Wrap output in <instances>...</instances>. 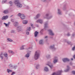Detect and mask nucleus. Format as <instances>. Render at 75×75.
Masks as SVG:
<instances>
[{
  "label": "nucleus",
  "instance_id": "nucleus-45",
  "mask_svg": "<svg viewBox=\"0 0 75 75\" xmlns=\"http://www.w3.org/2000/svg\"><path fill=\"white\" fill-rule=\"evenodd\" d=\"M30 25H31L32 26V25H33V24H30Z\"/></svg>",
  "mask_w": 75,
  "mask_h": 75
},
{
  "label": "nucleus",
  "instance_id": "nucleus-12",
  "mask_svg": "<svg viewBox=\"0 0 75 75\" xmlns=\"http://www.w3.org/2000/svg\"><path fill=\"white\" fill-rule=\"evenodd\" d=\"M18 24V23L16 22H15L14 24V25L15 26H17Z\"/></svg>",
  "mask_w": 75,
  "mask_h": 75
},
{
  "label": "nucleus",
  "instance_id": "nucleus-41",
  "mask_svg": "<svg viewBox=\"0 0 75 75\" xmlns=\"http://www.w3.org/2000/svg\"><path fill=\"white\" fill-rule=\"evenodd\" d=\"M45 38H48V36H46L45 37Z\"/></svg>",
  "mask_w": 75,
  "mask_h": 75
},
{
  "label": "nucleus",
  "instance_id": "nucleus-44",
  "mask_svg": "<svg viewBox=\"0 0 75 75\" xmlns=\"http://www.w3.org/2000/svg\"><path fill=\"white\" fill-rule=\"evenodd\" d=\"M48 16V14H47L46 15V16H47H47Z\"/></svg>",
  "mask_w": 75,
  "mask_h": 75
},
{
  "label": "nucleus",
  "instance_id": "nucleus-33",
  "mask_svg": "<svg viewBox=\"0 0 75 75\" xmlns=\"http://www.w3.org/2000/svg\"><path fill=\"white\" fill-rule=\"evenodd\" d=\"M15 74V73L14 72H13L11 74V75H13L14 74Z\"/></svg>",
  "mask_w": 75,
  "mask_h": 75
},
{
  "label": "nucleus",
  "instance_id": "nucleus-15",
  "mask_svg": "<svg viewBox=\"0 0 75 75\" xmlns=\"http://www.w3.org/2000/svg\"><path fill=\"white\" fill-rule=\"evenodd\" d=\"M24 47H25V45H22L21 47L20 48V50H24Z\"/></svg>",
  "mask_w": 75,
  "mask_h": 75
},
{
  "label": "nucleus",
  "instance_id": "nucleus-35",
  "mask_svg": "<svg viewBox=\"0 0 75 75\" xmlns=\"http://www.w3.org/2000/svg\"><path fill=\"white\" fill-rule=\"evenodd\" d=\"M69 70V69H67L66 70H65V72H68Z\"/></svg>",
  "mask_w": 75,
  "mask_h": 75
},
{
  "label": "nucleus",
  "instance_id": "nucleus-17",
  "mask_svg": "<svg viewBox=\"0 0 75 75\" xmlns=\"http://www.w3.org/2000/svg\"><path fill=\"white\" fill-rule=\"evenodd\" d=\"M4 57H7V54L6 53H5L4 54Z\"/></svg>",
  "mask_w": 75,
  "mask_h": 75
},
{
  "label": "nucleus",
  "instance_id": "nucleus-3",
  "mask_svg": "<svg viewBox=\"0 0 75 75\" xmlns=\"http://www.w3.org/2000/svg\"><path fill=\"white\" fill-rule=\"evenodd\" d=\"M18 16L20 17V18L22 20H24L25 18V16L23 14H21V13H19L18 14Z\"/></svg>",
  "mask_w": 75,
  "mask_h": 75
},
{
  "label": "nucleus",
  "instance_id": "nucleus-8",
  "mask_svg": "<svg viewBox=\"0 0 75 75\" xmlns=\"http://www.w3.org/2000/svg\"><path fill=\"white\" fill-rule=\"evenodd\" d=\"M37 23H40V24H42V21L41 19L38 20L37 22Z\"/></svg>",
  "mask_w": 75,
  "mask_h": 75
},
{
  "label": "nucleus",
  "instance_id": "nucleus-10",
  "mask_svg": "<svg viewBox=\"0 0 75 75\" xmlns=\"http://www.w3.org/2000/svg\"><path fill=\"white\" fill-rule=\"evenodd\" d=\"M0 57L1 58V59H3V54L2 53H1L0 56Z\"/></svg>",
  "mask_w": 75,
  "mask_h": 75
},
{
  "label": "nucleus",
  "instance_id": "nucleus-1",
  "mask_svg": "<svg viewBox=\"0 0 75 75\" xmlns=\"http://www.w3.org/2000/svg\"><path fill=\"white\" fill-rule=\"evenodd\" d=\"M40 56V51H37L35 52V55L34 58L35 59H38V58Z\"/></svg>",
  "mask_w": 75,
  "mask_h": 75
},
{
  "label": "nucleus",
  "instance_id": "nucleus-38",
  "mask_svg": "<svg viewBox=\"0 0 75 75\" xmlns=\"http://www.w3.org/2000/svg\"><path fill=\"white\" fill-rule=\"evenodd\" d=\"M11 32L12 33H14V31L12 30Z\"/></svg>",
  "mask_w": 75,
  "mask_h": 75
},
{
  "label": "nucleus",
  "instance_id": "nucleus-36",
  "mask_svg": "<svg viewBox=\"0 0 75 75\" xmlns=\"http://www.w3.org/2000/svg\"><path fill=\"white\" fill-rule=\"evenodd\" d=\"M39 67V65H38V66H37L36 67V68H37V69H38V68H37V67Z\"/></svg>",
  "mask_w": 75,
  "mask_h": 75
},
{
  "label": "nucleus",
  "instance_id": "nucleus-4",
  "mask_svg": "<svg viewBox=\"0 0 75 75\" xmlns=\"http://www.w3.org/2000/svg\"><path fill=\"white\" fill-rule=\"evenodd\" d=\"M7 18H8V16H3L2 18V20H7Z\"/></svg>",
  "mask_w": 75,
  "mask_h": 75
},
{
  "label": "nucleus",
  "instance_id": "nucleus-7",
  "mask_svg": "<svg viewBox=\"0 0 75 75\" xmlns=\"http://www.w3.org/2000/svg\"><path fill=\"white\" fill-rule=\"evenodd\" d=\"M27 23H28V21H27L24 20L23 21V23L24 24H26Z\"/></svg>",
  "mask_w": 75,
  "mask_h": 75
},
{
  "label": "nucleus",
  "instance_id": "nucleus-32",
  "mask_svg": "<svg viewBox=\"0 0 75 75\" xmlns=\"http://www.w3.org/2000/svg\"><path fill=\"white\" fill-rule=\"evenodd\" d=\"M72 73L73 74H75V71H72Z\"/></svg>",
  "mask_w": 75,
  "mask_h": 75
},
{
  "label": "nucleus",
  "instance_id": "nucleus-37",
  "mask_svg": "<svg viewBox=\"0 0 75 75\" xmlns=\"http://www.w3.org/2000/svg\"><path fill=\"white\" fill-rule=\"evenodd\" d=\"M26 34H27V35H29V32L26 33Z\"/></svg>",
  "mask_w": 75,
  "mask_h": 75
},
{
  "label": "nucleus",
  "instance_id": "nucleus-29",
  "mask_svg": "<svg viewBox=\"0 0 75 75\" xmlns=\"http://www.w3.org/2000/svg\"><path fill=\"white\" fill-rule=\"evenodd\" d=\"M50 48H54V45H53V46H50Z\"/></svg>",
  "mask_w": 75,
  "mask_h": 75
},
{
  "label": "nucleus",
  "instance_id": "nucleus-18",
  "mask_svg": "<svg viewBox=\"0 0 75 75\" xmlns=\"http://www.w3.org/2000/svg\"><path fill=\"white\" fill-rule=\"evenodd\" d=\"M9 53H12V54H14V52L12 51L11 50H8Z\"/></svg>",
  "mask_w": 75,
  "mask_h": 75
},
{
  "label": "nucleus",
  "instance_id": "nucleus-28",
  "mask_svg": "<svg viewBox=\"0 0 75 75\" xmlns=\"http://www.w3.org/2000/svg\"><path fill=\"white\" fill-rule=\"evenodd\" d=\"M45 28H46L47 26V23H45Z\"/></svg>",
  "mask_w": 75,
  "mask_h": 75
},
{
  "label": "nucleus",
  "instance_id": "nucleus-48",
  "mask_svg": "<svg viewBox=\"0 0 75 75\" xmlns=\"http://www.w3.org/2000/svg\"><path fill=\"white\" fill-rule=\"evenodd\" d=\"M13 19L12 20V21H13Z\"/></svg>",
  "mask_w": 75,
  "mask_h": 75
},
{
  "label": "nucleus",
  "instance_id": "nucleus-30",
  "mask_svg": "<svg viewBox=\"0 0 75 75\" xmlns=\"http://www.w3.org/2000/svg\"><path fill=\"white\" fill-rule=\"evenodd\" d=\"M75 47L74 46L72 48V50H73V51L75 50Z\"/></svg>",
  "mask_w": 75,
  "mask_h": 75
},
{
  "label": "nucleus",
  "instance_id": "nucleus-46",
  "mask_svg": "<svg viewBox=\"0 0 75 75\" xmlns=\"http://www.w3.org/2000/svg\"><path fill=\"white\" fill-rule=\"evenodd\" d=\"M67 67L68 68H69V67H68V66H67Z\"/></svg>",
  "mask_w": 75,
  "mask_h": 75
},
{
  "label": "nucleus",
  "instance_id": "nucleus-39",
  "mask_svg": "<svg viewBox=\"0 0 75 75\" xmlns=\"http://www.w3.org/2000/svg\"><path fill=\"white\" fill-rule=\"evenodd\" d=\"M29 49H30V50H31V49H32V47H29Z\"/></svg>",
  "mask_w": 75,
  "mask_h": 75
},
{
  "label": "nucleus",
  "instance_id": "nucleus-34",
  "mask_svg": "<svg viewBox=\"0 0 75 75\" xmlns=\"http://www.w3.org/2000/svg\"><path fill=\"white\" fill-rule=\"evenodd\" d=\"M7 1L6 0H3V1L4 2V3H5V2H6V1Z\"/></svg>",
  "mask_w": 75,
  "mask_h": 75
},
{
  "label": "nucleus",
  "instance_id": "nucleus-5",
  "mask_svg": "<svg viewBox=\"0 0 75 75\" xmlns=\"http://www.w3.org/2000/svg\"><path fill=\"white\" fill-rule=\"evenodd\" d=\"M62 60L64 62H67V61H69V59H68L67 58H66L63 59Z\"/></svg>",
  "mask_w": 75,
  "mask_h": 75
},
{
  "label": "nucleus",
  "instance_id": "nucleus-25",
  "mask_svg": "<svg viewBox=\"0 0 75 75\" xmlns=\"http://www.w3.org/2000/svg\"><path fill=\"white\" fill-rule=\"evenodd\" d=\"M58 13L59 14H61V11H60V9H58Z\"/></svg>",
  "mask_w": 75,
  "mask_h": 75
},
{
  "label": "nucleus",
  "instance_id": "nucleus-49",
  "mask_svg": "<svg viewBox=\"0 0 75 75\" xmlns=\"http://www.w3.org/2000/svg\"><path fill=\"white\" fill-rule=\"evenodd\" d=\"M36 41H37V40H36Z\"/></svg>",
  "mask_w": 75,
  "mask_h": 75
},
{
  "label": "nucleus",
  "instance_id": "nucleus-42",
  "mask_svg": "<svg viewBox=\"0 0 75 75\" xmlns=\"http://www.w3.org/2000/svg\"><path fill=\"white\" fill-rule=\"evenodd\" d=\"M74 58L75 59V55L73 56Z\"/></svg>",
  "mask_w": 75,
  "mask_h": 75
},
{
  "label": "nucleus",
  "instance_id": "nucleus-19",
  "mask_svg": "<svg viewBox=\"0 0 75 75\" xmlns=\"http://www.w3.org/2000/svg\"><path fill=\"white\" fill-rule=\"evenodd\" d=\"M45 71H48V69L47 67H45Z\"/></svg>",
  "mask_w": 75,
  "mask_h": 75
},
{
  "label": "nucleus",
  "instance_id": "nucleus-9",
  "mask_svg": "<svg viewBox=\"0 0 75 75\" xmlns=\"http://www.w3.org/2000/svg\"><path fill=\"white\" fill-rule=\"evenodd\" d=\"M38 32L36 31L35 33V37H37V35H38Z\"/></svg>",
  "mask_w": 75,
  "mask_h": 75
},
{
  "label": "nucleus",
  "instance_id": "nucleus-43",
  "mask_svg": "<svg viewBox=\"0 0 75 75\" xmlns=\"http://www.w3.org/2000/svg\"><path fill=\"white\" fill-rule=\"evenodd\" d=\"M43 1H45V0H42Z\"/></svg>",
  "mask_w": 75,
  "mask_h": 75
},
{
  "label": "nucleus",
  "instance_id": "nucleus-11",
  "mask_svg": "<svg viewBox=\"0 0 75 75\" xmlns=\"http://www.w3.org/2000/svg\"><path fill=\"white\" fill-rule=\"evenodd\" d=\"M31 30V28L30 27H28L26 29V31H28Z\"/></svg>",
  "mask_w": 75,
  "mask_h": 75
},
{
  "label": "nucleus",
  "instance_id": "nucleus-20",
  "mask_svg": "<svg viewBox=\"0 0 75 75\" xmlns=\"http://www.w3.org/2000/svg\"><path fill=\"white\" fill-rule=\"evenodd\" d=\"M30 56V54H27L26 55V57L27 58H28Z\"/></svg>",
  "mask_w": 75,
  "mask_h": 75
},
{
  "label": "nucleus",
  "instance_id": "nucleus-40",
  "mask_svg": "<svg viewBox=\"0 0 75 75\" xmlns=\"http://www.w3.org/2000/svg\"><path fill=\"white\" fill-rule=\"evenodd\" d=\"M67 35L68 36H69V35H70V34L69 33H68V34H67Z\"/></svg>",
  "mask_w": 75,
  "mask_h": 75
},
{
  "label": "nucleus",
  "instance_id": "nucleus-6",
  "mask_svg": "<svg viewBox=\"0 0 75 75\" xmlns=\"http://www.w3.org/2000/svg\"><path fill=\"white\" fill-rule=\"evenodd\" d=\"M49 32L50 34V35H54V34L52 33V32L51 30H49Z\"/></svg>",
  "mask_w": 75,
  "mask_h": 75
},
{
  "label": "nucleus",
  "instance_id": "nucleus-47",
  "mask_svg": "<svg viewBox=\"0 0 75 75\" xmlns=\"http://www.w3.org/2000/svg\"><path fill=\"white\" fill-rule=\"evenodd\" d=\"M71 60H73V59L71 58Z\"/></svg>",
  "mask_w": 75,
  "mask_h": 75
},
{
  "label": "nucleus",
  "instance_id": "nucleus-21",
  "mask_svg": "<svg viewBox=\"0 0 75 75\" xmlns=\"http://www.w3.org/2000/svg\"><path fill=\"white\" fill-rule=\"evenodd\" d=\"M9 4H10V5L11 6H12V4H13V2H11V1H10L9 2Z\"/></svg>",
  "mask_w": 75,
  "mask_h": 75
},
{
  "label": "nucleus",
  "instance_id": "nucleus-14",
  "mask_svg": "<svg viewBox=\"0 0 75 75\" xmlns=\"http://www.w3.org/2000/svg\"><path fill=\"white\" fill-rule=\"evenodd\" d=\"M8 13V11L7 10H6L4 11V14H7Z\"/></svg>",
  "mask_w": 75,
  "mask_h": 75
},
{
  "label": "nucleus",
  "instance_id": "nucleus-22",
  "mask_svg": "<svg viewBox=\"0 0 75 75\" xmlns=\"http://www.w3.org/2000/svg\"><path fill=\"white\" fill-rule=\"evenodd\" d=\"M40 17V14H38L36 16V19L38 18V17Z\"/></svg>",
  "mask_w": 75,
  "mask_h": 75
},
{
  "label": "nucleus",
  "instance_id": "nucleus-23",
  "mask_svg": "<svg viewBox=\"0 0 75 75\" xmlns=\"http://www.w3.org/2000/svg\"><path fill=\"white\" fill-rule=\"evenodd\" d=\"M7 40L9 41H10V42H11V41H13V40H12L10 39H7Z\"/></svg>",
  "mask_w": 75,
  "mask_h": 75
},
{
  "label": "nucleus",
  "instance_id": "nucleus-16",
  "mask_svg": "<svg viewBox=\"0 0 75 75\" xmlns=\"http://www.w3.org/2000/svg\"><path fill=\"white\" fill-rule=\"evenodd\" d=\"M39 44H43L42 40H41L39 41Z\"/></svg>",
  "mask_w": 75,
  "mask_h": 75
},
{
  "label": "nucleus",
  "instance_id": "nucleus-24",
  "mask_svg": "<svg viewBox=\"0 0 75 75\" xmlns=\"http://www.w3.org/2000/svg\"><path fill=\"white\" fill-rule=\"evenodd\" d=\"M7 72H8V73H9V72H11L12 71L11 70H9V69H7Z\"/></svg>",
  "mask_w": 75,
  "mask_h": 75
},
{
  "label": "nucleus",
  "instance_id": "nucleus-2",
  "mask_svg": "<svg viewBox=\"0 0 75 75\" xmlns=\"http://www.w3.org/2000/svg\"><path fill=\"white\" fill-rule=\"evenodd\" d=\"M14 3L16 5V6L17 7L20 8L22 7V5L21 4V3H19L18 1H15Z\"/></svg>",
  "mask_w": 75,
  "mask_h": 75
},
{
  "label": "nucleus",
  "instance_id": "nucleus-27",
  "mask_svg": "<svg viewBox=\"0 0 75 75\" xmlns=\"http://www.w3.org/2000/svg\"><path fill=\"white\" fill-rule=\"evenodd\" d=\"M4 25H5L6 27H7V26L8 25V26L9 25H8L7 24L5 23H4Z\"/></svg>",
  "mask_w": 75,
  "mask_h": 75
},
{
  "label": "nucleus",
  "instance_id": "nucleus-13",
  "mask_svg": "<svg viewBox=\"0 0 75 75\" xmlns=\"http://www.w3.org/2000/svg\"><path fill=\"white\" fill-rule=\"evenodd\" d=\"M17 30L18 32H20L21 30V28L20 27L17 28Z\"/></svg>",
  "mask_w": 75,
  "mask_h": 75
},
{
  "label": "nucleus",
  "instance_id": "nucleus-31",
  "mask_svg": "<svg viewBox=\"0 0 75 75\" xmlns=\"http://www.w3.org/2000/svg\"><path fill=\"white\" fill-rule=\"evenodd\" d=\"M48 65H49V67H50V68H52V65H51V66H50L49 64H47Z\"/></svg>",
  "mask_w": 75,
  "mask_h": 75
},
{
  "label": "nucleus",
  "instance_id": "nucleus-26",
  "mask_svg": "<svg viewBox=\"0 0 75 75\" xmlns=\"http://www.w3.org/2000/svg\"><path fill=\"white\" fill-rule=\"evenodd\" d=\"M57 60H54V64H55V63L56 62H57Z\"/></svg>",
  "mask_w": 75,
  "mask_h": 75
}]
</instances>
